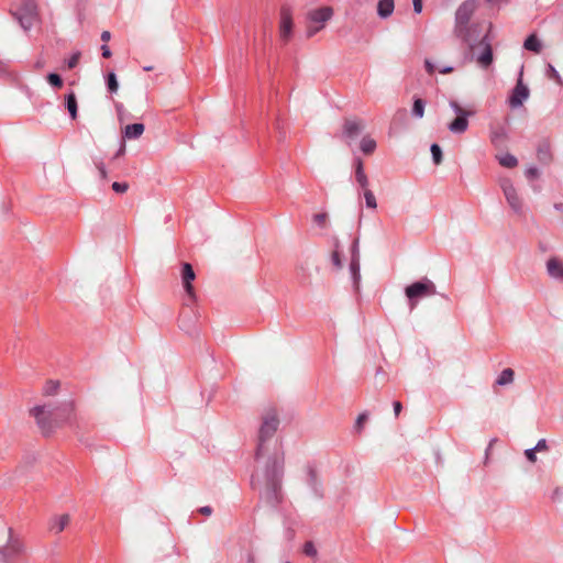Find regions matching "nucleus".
<instances>
[{"label":"nucleus","mask_w":563,"mask_h":563,"mask_svg":"<svg viewBox=\"0 0 563 563\" xmlns=\"http://www.w3.org/2000/svg\"><path fill=\"white\" fill-rule=\"evenodd\" d=\"M279 419L275 410L267 411L258 430L255 460L263 456L268 459L262 468H257L251 477V485L260 495V499L266 505L277 508L284 500V454L275 451L271 454V442L278 429Z\"/></svg>","instance_id":"1"},{"label":"nucleus","mask_w":563,"mask_h":563,"mask_svg":"<svg viewBox=\"0 0 563 563\" xmlns=\"http://www.w3.org/2000/svg\"><path fill=\"white\" fill-rule=\"evenodd\" d=\"M74 412V402L71 400L63 402L60 406H36L31 413L45 435L51 434L55 428L64 422H69Z\"/></svg>","instance_id":"2"},{"label":"nucleus","mask_w":563,"mask_h":563,"mask_svg":"<svg viewBox=\"0 0 563 563\" xmlns=\"http://www.w3.org/2000/svg\"><path fill=\"white\" fill-rule=\"evenodd\" d=\"M492 24L485 29L483 24H472L467 27L456 29V36L467 44L470 51L475 52L476 47L486 38H490Z\"/></svg>","instance_id":"3"},{"label":"nucleus","mask_w":563,"mask_h":563,"mask_svg":"<svg viewBox=\"0 0 563 563\" xmlns=\"http://www.w3.org/2000/svg\"><path fill=\"white\" fill-rule=\"evenodd\" d=\"M437 294V287L432 280L424 277L419 282L412 283L405 288V295L409 300L410 308L413 309L422 298Z\"/></svg>","instance_id":"4"},{"label":"nucleus","mask_w":563,"mask_h":563,"mask_svg":"<svg viewBox=\"0 0 563 563\" xmlns=\"http://www.w3.org/2000/svg\"><path fill=\"white\" fill-rule=\"evenodd\" d=\"M332 15L333 9L331 7H321L310 10L307 14V37H312L321 31Z\"/></svg>","instance_id":"5"},{"label":"nucleus","mask_w":563,"mask_h":563,"mask_svg":"<svg viewBox=\"0 0 563 563\" xmlns=\"http://www.w3.org/2000/svg\"><path fill=\"white\" fill-rule=\"evenodd\" d=\"M8 533L7 544L0 548V561L2 563H15L24 552V544L13 534L11 528L8 529Z\"/></svg>","instance_id":"6"},{"label":"nucleus","mask_w":563,"mask_h":563,"mask_svg":"<svg viewBox=\"0 0 563 563\" xmlns=\"http://www.w3.org/2000/svg\"><path fill=\"white\" fill-rule=\"evenodd\" d=\"M449 106L456 117L448 124V129L453 134H463L468 129V118L474 114V111L462 108L455 100H450Z\"/></svg>","instance_id":"7"},{"label":"nucleus","mask_w":563,"mask_h":563,"mask_svg":"<svg viewBox=\"0 0 563 563\" xmlns=\"http://www.w3.org/2000/svg\"><path fill=\"white\" fill-rule=\"evenodd\" d=\"M14 16L23 30H30L37 20L35 0H24L21 7L14 12Z\"/></svg>","instance_id":"8"},{"label":"nucleus","mask_w":563,"mask_h":563,"mask_svg":"<svg viewBox=\"0 0 563 563\" xmlns=\"http://www.w3.org/2000/svg\"><path fill=\"white\" fill-rule=\"evenodd\" d=\"M358 239H354L350 247V265L349 271L353 284V289L358 292L361 285V255H360Z\"/></svg>","instance_id":"9"},{"label":"nucleus","mask_w":563,"mask_h":563,"mask_svg":"<svg viewBox=\"0 0 563 563\" xmlns=\"http://www.w3.org/2000/svg\"><path fill=\"white\" fill-rule=\"evenodd\" d=\"M292 29L294 22L291 11L288 7H282L279 21V38L284 44L290 41L292 36Z\"/></svg>","instance_id":"10"},{"label":"nucleus","mask_w":563,"mask_h":563,"mask_svg":"<svg viewBox=\"0 0 563 563\" xmlns=\"http://www.w3.org/2000/svg\"><path fill=\"white\" fill-rule=\"evenodd\" d=\"M474 56L477 64L482 68H488L494 62L493 48H492V38H486L478 45L475 49Z\"/></svg>","instance_id":"11"},{"label":"nucleus","mask_w":563,"mask_h":563,"mask_svg":"<svg viewBox=\"0 0 563 563\" xmlns=\"http://www.w3.org/2000/svg\"><path fill=\"white\" fill-rule=\"evenodd\" d=\"M475 0H466L459 7L455 13V30L470 26L468 21L475 11Z\"/></svg>","instance_id":"12"},{"label":"nucleus","mask_w":563,"mask_h":563,"mask_svg":"<svg viewBox=\"0 0 563 563\" xmlns=\"http://www.w3.org/2000/svg\"><path fill=\"white\" fill-rule=\"evenodd\" d=\"M500 187L503 189V192H504L506 200H507L508 205L510 206V208L515 212L519 213L522 209V202H521V199L518 196L517 190L514 187L511 180L510 179L501 180Z\"/></svg>","instance_id":"13"},{"label":"nucleus","mask_w":563,"mask_h":563,"mask_svg":"<svg viewBox=\"0 0 563 563\" xmlns=\"http://www.w3.org/2000/svg\"><path fill=\"white\" fill-rule=\"evenodd\" d=\"M529 98V89L526 85H523L522 79L519 78L517 85L511 90V93L508 98V103L511 109H517L523 104V102Z\"/></svg>","instance_id":"14"},{"label":"nucleus","mask_w":563,"mask_h":563,"mask_svg":"<svg viewBox=\"0 0 563 563\" xmlns=\"http://www.w3.org/2000/svg\"><path fill=\"white\" fill-rule=\"evenodd\" d=\"M364 124L361 120L346 119L343 123L342 139L350 145L363 131Z\"/></svg>","instance_id":"15"},{"label":"nucleus","mask_w":563,"mask_h":563,"mask_svg":"<svg viewBox=\"0 0 563 563\" xmlns=\"http://www.w3.org/2000/svg\"><path fill=\"white\" fill-rule=\"evenodd\" d=\"M489 140L490 143L496 148H504L507 145V142L509 140L508 132L505 126L503 125H493L489 130Z\"/></svg>","instance_id":"16"},{"label":"nucleus","mask_w":563,"mask_h":563,"mask_svg":"<svg viewBox=\"0 0 563 563\" xmlns=\"http://www.w3.org/2000/svg\"><path fill=\"white\" fill-rule=\"evenodd\" d=\"M195 278H196V274L194 272L192 266L189 263H184L183 268H181L183 286H184L186 294L191 299L195 298V289L192 286V282L195 280Z\"/></svg>","instance_id":"17"},{"label":"nucleus","mask_w":563,"mask_h":563,"mask_svg":"<svg viewBox=\"0 0 563 563\" xmlns=\"http://www.w3.org/2000/svg\"><path fill=\"white\" fill-rule=\"evenodd\" d=\"M547 272L551 278L563 283V263L556 257H551L548 260Z\"/></svg>","instance_id":"18"},{"label":"nucleus","mask_w":563,"mask_h":563,"mask_svg":"<svg viewBox=\"0 0 563 563\" xmlns=\"http://www.w3.org/2000/svg\"><path fill=\"white\" fill-rule=\"evenodd\" d=\"M355 181L361 188H366L369 185L368 177L365 174L363 161L360 157L353 159Z\"/></svg>","instance_id":"19"},{"label":"nucleus","mask_w":563,"mask_h":563,"mask_svg":"<svg viewBox=\"0 0 563 563\" xmlns=\"http://www.w3.org/2000/svg\"><path fill=\"white\" fill-rule=\"evenodd\" d=\"M144 130H145V128H144V124H142V123L128 124L124 128L123 137L128 139V140H137L139 137L142 136V134L144 133Z\"/></svg>","instance_id":"20"},{"label":"nucleus","mask_w":563,"mask_h":563,"mask_svg":"<svg viewBox=\"0 0 563 563\" xmlns=\"http://www.w3.org/2000/svg\"><path fill=\"white\" fill-rule=\"evenodd\" d=\"M395 10L394 0H379L377 3V14L380 19L389 18Z\"/></svg>","instance_id":"21"},{"label":"nucleus","mask_w":563,"mask_h":563,"mask_svg":"<svg viewBox=\"0 0 563 563\" xmlns=\"http://www.w3.org/2000/svg\"><path fill=\"white\" fill-rule=\"evenodd\" d=\"M69 521L70 517L67 514L55 517L49 523V530L54 533H59L68 526Z\"/></svg>","instance_id":"22"},{"label":"nucleus","mask_w":563,"mask_h":563,"mask_svg":"<svg viewBox=\"0 0 563 563\" xmlns=\"http://www.w3.org/2000/svg\"><path fill=\"white\" fill-rule=\"evenodd\" d=\"M537 156L542 164H549L551 162V147L548 141H542L538 145Z\"/></svg>","instance_id":"23"},{"label":"nucleus","mask_w":563,"mask_h":563,"mask_svg":"<svg viewBox=\"0 0 563 563\" xmlns=\"http://www.w3.org/2000/svg\"><path fill=\"white\" fill-rule=\"evenodd\" d=\"M523 47L538 54L541 52L542 44L536 34H531L525 40Z\"/></svg>","instance_id":"24"},{"label":"nucleus","mask_w":563,"mask_h":563,"mask_svg":"<svg viewBox=\"0 0 563 563\" xmlns=\"http://www.w3.org/2000/svg\"><path fill=\"white\" fill-rule=\"evenodd\" d=\"M65 106L69 112L70 118L75 120L77 118L78 106L76 96L73 91L65 97Z\"/></svg>","instance_id":"25"},{"label":"nucleus","mask_w":563,"mask_h":563,"mask_svg":"<svg viewBox=\"0 0 563 563\" xmlns=\"http://www.w3.org/2000/svg\"><path fill=\"white\" fill-rule=\"evenodd\" d=\"M515 372L511 368H505L501 371V373L498 375L496 379V385L498 386H506L514 382Z\"/></svg>","instance_id":"26"},{"label":"nucleus","mask_w":563,"mask_h":563,"mask_svg":"<svg viewBox=\"0 0 563 563\" xmlns=\"http://www.w3.org/2000/svg\"><path fill=\"white\" fill-rule=\"evenodd\" d=\"M498 163L507 168H514L518 165V159L510 153H505L496 156Z\"/></svg>","instance_id":"27"},{"label":"nucleus","mask_w":563,"mask_h":563,"mask_svg":"<svg viewBox=\"0 0 563 563\" xmlns=\"http://www.w3.org/2000/svg\"><path fill=\"white\" fill-rule=\"evenodd\" d=\"M331 262L333 266L338 269H341L343 267V262L341 258V245L338 239L334 240V250L331 254Z\"/></svg>","instance_id":"28"},{"label":"nucleus","mask_w":563,"mask_h":563,"mask_svg":"<svg viewBox=\"0 0 563 563\" xmlns=\"http://www.w3.org/2000/svg\"><path fill=\"white\" fill-rule=\"evenodd\" d=\"M376 141L369 136H364L360 143V148L365 155L372 154L376 150Z\"/></svg>","instance_id":"29"},{"label":"nucleus","mask_w":563,"mask_h":563,"mask_svg":"<svg viewBox=\"0 0 563 563\" xmlns=\"http://www.w3.org/2000/svg\"><path fill=\"white\" fill-rule=\"evenodd\" d=\"M309 478H308V485L311 487L316 496L322 497V490L320 487V483L317 477V473L313 470H309Z\"/></svg>","instance_id":"30"},{"label":"nucleus","mask_w":563,"mask_h":563,"mask_svg":"<svg viewBox=\"0 0 563 563\" xmlns=\"http://www.w3.org/2000/svg\"><path fill=\"white\" fill-rule=\"evenodd\" d=\"M426 102L421 98H415L411 114L417 119H421L424 115Z\"/></svg>","instance_id":"31"},{"label":"nucleus","mask_w":563,"mask_h":563,"mask_svg":"<svg viewBox=\"0 0 563 563\" xmlns=\"http://www.w3.org/2000/svg\"><path fill=\"white\" fill-rule=\"evenodd\" d=\"M362 190H363V195L365 198L366 207L369 209H376L377 201H376V198H375V195L373 194V191L369 190L368 187L362 188Z\"/></svg>","instance_id":"32"},{"label":"nucleus","mask_w":563,"mask_h":563,"mask_svg":"<svg viewBox=\"0 0 563 563\" xmlns=\"http://www.w3.org/2000/svg\"><path fill=\"white\" fill-rule=\"evenodd\" d=\"M107 88L111 93H114L119 89L117 76L113 71L109 73L106 78Z\"/></svg>","instance_id":"33"},{"label":"nucleus","mask_w":563,"mask_h":563,"mask_svg":"<svg viewBox=\"0 0 563 563\" xmlns=\"http://www.w3.org/2000/svg\"><path fill=\"white\" fill-rule=\"evenodd\" d=\"M430 151H431L433 163L435 165H440L441 162H442V150H441V147L437 143H433L431 145V147H430Z\"/></svg>","instance_id":"34"},{"label":"nucleus","mask_w":563,"mask_h":563,"mask_svg":"<svg viewBox=\"0 0 563 563\" xmlns=\"http://www.w3.org/2000/svg\"><path fill=\"white\" fill-rule=\"evenodd\" d=\"M47 81L51 86H53L56 89H59L63 86L62 77L55 73H51L47 75Z\"/></svg>","instance_id":"35"},{"label":"nucleus","mask_w":563,"mask_h":563,"mask_svg":"<svg viewBox=\"0 0 563 563\" xmlns=\"http://www.w3.org/2000/svg\"><path fill=\"white\" fill-rule=\"evenodd\" d=\"M305 555L309 558H316L318 555L317 548L312 541H307L302 549Z\"/></svg>","instance_id":"36"},{"label":"nucleus","mask_w":563,"mask_h":563,"mask_svg":"<svg viewBox=\"0 0 563 563\" xmlns=\"http://www.w3.org/2000/svg\"><path fill=\"white\" fill-rule=\"evenodd\" d=\"M59 387V382L57 380H49L45 384L44 386V394L46 396H51V395H54L56 394L57 389Z\"/></svg>","instance_id":"37"},{"label":"nucleus","mask_w":563,"mask_h":563,"mask_svg":"<svg viewBox=\"0 0 563 563\" xmlns=\"http://www.w3.org/2000/svg\"><path fill=\"white\" fill-rule=\"evenodd\" d=\"M545 75L548 78L555 80L556 82L561 84L562 79L559 74V71L555 69V67L551 64H548Z\"/></svg>","instance_id":"38"},{"label":"nucleus","mask_w":563,"mask_h":563,"mask_svg":"<svg viewBox=\"0 0 563 563\" xmlns=\"http://www.w3.org/2000/svg\"><path fill=\"white\" fill-rule=\"evenodd\" d=\"M328 214L325 212H320L313 216V221L320 228H324L327 224Z\"/></svg>","instance_id":"39"},{"label":"nucleus","mask_w":563,"mask_h":563,"mask_svg":"<svg viewBox=\"0 0 563 563\" xmlns=\"http://www.w3.org/2000/svg\"><path fill=\"white\" fill-rule=\"evenodd\" d=\"M539 169L536 166H530L525 172V175L528 179H534L539 177Z\"/></svg>","instance_id":"40"},{"label":"nucleus","mask_w":563,"mask_h":563,"mask_svg":"<svg viewBox=\"0 0 563 563\" xmlns=\"http://www.w3.org/2000/svg\"><path fill=\"white\" fill-rule=\"evenodd\" d=\"M129 188V185L126 183H118V181H114L112 184V189L115 191V192H119V194H123L128 190Z\"/></svg>","instance_id":"41"},{"label":"nucleus","mask_w":563,"mask_h":563,"mask_svg":"<svg viewBox=\"0 0 563 563\" xmlns=\"http://www.w3.org/2000/svg\"><path fill=\"white\" fill-rule=\"evenodd\" d=\"M367 413H361L357 419H356V422H355V429L357 432H361L362 428H363V424L365 423V421L367 420Z\"/></svg>","instance_id":"42"},{"label":"nucleus","mask_w":563,"mask_h":563,"mask_svg":"<svg viewBox=\"0 0 563 563\" xmlns=\"http://www.w3.org/2000/svg\"><path fill=\"white\" fill-rule=\"evenodd\" d=\"M537 451L534 450V448H531V449H527L525 451V456L527 457V460L531 463H536L537 462V455H536Z\"/></svg>","instance_id":"43"},{"label":"nucleus","mask_w":563,"mask_h":563,"mask_svg":"<svg viewBox=\"0 0 563 563\" xmlns=\"http://www.w3.org/2000/svg\"><path fill=\"white\" fill-rule=\"evenodd\" d=\"M537 452H544L548 450V443L545 439H540L536 446H533Z\"/></svg>","instance_id":"44"},{"label":"nucleus","mask_w":563,"mask_h":563,"mask_svg":"<svg viewBox=\"0 0 563 563\" xmlns=\"http://www.w3.org/2000/svg\"><path fill=\"white\" fill-rule=\"evenodd\" d=\"M79 57H80V53H75L67 62V66L68 68H75L78 64V60H79Z\"/></svg>","instance_id":"45"},{"label":"nucleus","mask_w":563,"mask_h":563,"mask_svg":"<svg viewBox=\"0 0 563 563\" xmlns=\"http://www.w3.org/2000/svg\"><path fill=\"white\" fill-rule=\"evenodd\" d=\"M96 167L99 170L100 177L106 179L107 178V169L102 162L96 163Z\"/></svg>","instance_id":"46"},{"label":"nucleus","mask_w":563,"mask_h":563,"mask_svg":"<svg viewBox=\"0 0 563 563\" xmlns=\"http://www.w3.org/2000/svg\"><path fill=\"white\" fill-rule=\"evenodd\" d=\"M96 167L99 170L100 177L106 179L107 178V169L102 162L96 163Z\"/></svg>","instance_id":"47"},{"label":"nucleus","mask_w":563,"mask_h":563,"mask_svg":"<svg viewBox=\"0 0 563 563\" xmlns=\"http://www.w3.org/2000/svg\"><path fill=\"white\" fill-rule=\"evenodd\" d=\"M424 67H426V70L428 71V74H430V75H432L435 70L433 63H431V60H429V59L424 60Z\"/></svg>","instance_id":"48"},{"label":"nucleus","mask_w":563,"mask_h":563,"mask_svg":"<svg viewBox=\"0 0 563 563\" xmlns=\"http://www.w3.org/2000/svg\"><path fill=\"white\" fill-rule=\"evenodd\" d=\"M413 3V11L416 13H421L422 11V0H412Z\"/></svg>","instance_id":"49"},{"label":"nucleus","mask_w":563,"mask_h":563,"mask_svg":"<svg viewBox=\"0 0 563 563\" xmlns=\"http://www.w3.org/2000/svg\"><path fill=\"white\" fill-rule=\"evenodd\" d=\"M198 512L203 516H210L212 514V508L210 506H203L198 509Z\"/></svg>","instance_id":"50"},{"label":"nucleus","mask_w":563,"mask_h":563,"mask_svg":"<svg viewBox=\"0 0 563 563\" xmlns=\"http://www.w3.org/2000/svg\"><path fill=\"white\" fill-rule=\"evenodd\" d=\"M393 406H394L395 416L398 417L400 411H401V409H402L401 402L394 401Z\"/></svg>","instance_id":"51"},{"label":"nucleus","mask_w":563,"mask_h":563,"mask_svg":"<svg viewBox=\"0 0 563 563\" xmlns=\"http://www.w3.org/2000/svg\"><path fill=\"white\" fill-rule=\"evenodd\" d=\"M101 52H102V56L104 58H109L111 56V51H110L108 45H102L101 46Z\"/></svg>","instance_id":"52"},{"label":"nucleus","mask_w":563,"mask_h":563,"mask_svg":"<svg viewBox=\"0 0 563 563\" xmlns=\"http://www.w3.org/2000/svg\"><path fill=\"white\" fill-rule=\"evenodd\" d=\"M110 37H111V34H110V32H109V31H103V32L101 33V41H103V42H108V41L110 40Z\"/></svg>","instance_id":"53"},{"label":"nucleus","mask_w":563,"mask_h":563,"mask_svg":"<svg viewBox=\"0 0 563 563\" xmlns=\"http://www.w3.org/2000/svg\"><path fill=\"white\" fill-rule=\"evenodd\" d=\"M452 71H453V67H451V66H446V67H443L442 69H440L441 74H449Z\"/></svg>","instance_id":"54"},{"label":"nucleus","mask_w":563,"mask_h":563,"mask_svg":"<svg viewBox=\"0 0 563 563\" xmlns=\"http://www.w3.org/2000/svg\"><path fill=\"white\" fill-rule=\"evenodd\" d=\"M125 151V145L122 144L121 147L119 148V151L117 152L115 156L114 157H118L120 155H122Z\"/></svg>","instance_id":"55"},{"label":"nucleus","mask_w":563,"mask_h":563,"mask_svg":"<svg viewBox=\"0 0 563 563\" xmlns=\"http://www.w3.org/2000/svg\"><path fill=\"white\" fill-rule=\"evenodd\" d=\"M554 208L561 212H563V203H555Z\"/></svg>","instance_id":"56"},{"label":"nucleus","mask_w":563,"mask_h":563,"mask_svg":"<svg viewBox=\"0 0 563 563\" xmlns=\"http://www.w3.org/2000/svg\"><path fill=\"white\" fill-rule=\"evenodd\" d=\"M43 65H44V62H43V60H37V62L35 63V67H37V68L43 67Z\"/></svg>","instance_id":"57"},{"label":"nucleus","mask_w":563,"mask_h":563,"mask_svg":"<svg viewBox=\"0 0 563 563\" xmlns=\"http://www.w3.org/2000/svg\"><path fill=\"white\" fill-rule=\"evenodd\" d=\"M151 69H152V67H151V66H146V67H144V70H146V71H148V70H151Z\"/></svg>","instance_id":"58"},{"label":"nucleus","mask_w":563,"mask_h":563,"mask_svg":"<svg viewBox=\"0 0 563 563\" xmlns=\"http://www.w3.org/2000/svg\"><path fill=\"white\" fill-rule=\"evenodd\" d=\"M286 563H290V562H286Z\"/></svg>","instance_id":"59"}]
</instances>
